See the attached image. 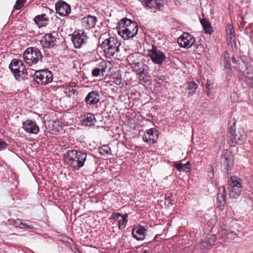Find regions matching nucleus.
Returning a JSON list of instances; mask_svg holds the SVG:
<instances>
[{
    "label": "nucleus",
    "instance_id": "obj_1",
    "mask_svg": "<svg viewBox=\"0 0 253 253\" xmlns=\"http://www.w3.org/2000/svg\"><path fill=\"white\" fill-rule=\"evenodd\" d=\"M64 157L68 165L76 170L82 168L88 160L87 154L81 150H68Z\"/></svg>",
    "mask_w": 253,
    "mask_h": 253
},
{
    "label": "nucleus",
    "instance_id": "obj_2",
    "mask_svg": "<svg viewBox=\"0 0 253 253\" xmlns=\"http://www.w3.org/2000/svg\"><path fill=\"white\" fill-rule=\"evenodd\" d=\"M118 34L124 39L128 40L135 37L138 32L137 24L126 18L121 19L117 24Z\"/></svg>",
    "mask_w": 253,
    "mask_h": 253
},
{
    "label": "nucleus",
    "instance_id": "obj_3",
    "mask_svg": "<svg viewBox=\"0 0 253 253\" xmlns=\"http://www.w3.org/2000/svg\"><path fill=\"white\" fill-rule=\"evenodd\" d=\"M120 45L119 40L116 38L111 37L102 42L100 47L106 54L110 56L119 52Z\"/></svg>",
    "mask_w": 253,
    "mask_h": 253
},
{
    "label": "nucleus",
    "instance_id": "obj_4",
    "mask_svg": "<svg viewBox=\"0 0 253 253\" xmlns=\"http://www.w3.org/2000/svg\"><path fill=\"white\" fill-rule=\"evenodd\" d=\"M228 137L230 139L231 145L234 146L236 144H243L246 141L247 135L242 129L236 130L235 123L229 128Z\"/></svg>",
    "mask_w": 253,
    "mask_h": 253
},
{
    "label": "nucleus",
    "instance_id": "obj_5",
    "mask_svg": "<svg viewBox=\"0 0 253 253\" xmlns=\"http://www.w3.org/2000/svg\"><path fill=\"white\" fill-rule=\"evenodd\" d=\"M42 58L41 51L36 47H28L23 53L25 62L29 65L36 64L39 60H41Z\"/></svg>",
    "mask_w": 253,
    "mask_h": 253
},
{
    "label": "nucleus",
    "instance_id": "obj_6",
    "mask_svg": "<svg viewBox=\"0 0 253 253\" xmlns=\"http://www.w3.org/2000/svg\"><path fill=\"white\" fill-rule=\"evenodd\" d=\"M233 165V158L231 152L228 150H224L221 156V166L222 171L225 176L228 175Z\"/></svg>",
    "mask_w": 253,
    "mask_h": 253
},
{
    "label": "nucleus",
    "instance_id": "obj_7",
    "mask_svg": "<svg viewBox=\"0 0 253 253\" xmlns=\"http://www.w3.org/2000/svg\"><path fill=\"white\" fill-rule=\"evenodd\" d=\"M9 69L16 79L23 78L27 74V70L23 62L17 59H13L9 65Z\"/></svg>",
    "mask_w": 253,
    "mask_h": 253
},
{
    "label": "nucleus",
    "instance_id": "obj_8",
    "mask_svg": "<svg viewBox=\"0 0 253 253\" xmlns=\"http://www.w3.org/2000/svg\"><path fill=\"white\" fill-rule=\"evenodd\" d=\"M34 79L39 84L46 85L53 79L52 73L48 70L37 71L34 75Z\"/></svg>",
    "mask_w": 253,
    "mask_h": 253
},
{
    "label": "nucleus",
    "instance_id": "obj_9",
    "mask_svg": "<svg viewBox=\"0 0 253 253\" xmlns=\"http://www.w3.org/2000/svg\"><path fill=\"white\" fill-rule=\"evenodd\" d=\"M216 240L215 235H208L201 240V242L194 247L196 250H200L202 252L211 249Z\"/></svg>",
    "mask_w": 253,
    "mask_h": 253
},
{
    "label": "nucleus",
    "instance_id": "obj_10",
    "mask_svg": "<svg viewBox=\"0 0 253 253\" xmlns=\"http://www.w3.org/2000/svg\"><path fill=\"white\" fill-rule=\"evenodd\" d=\"M87 37L83 30L75 31L72 35L71 41L75 48H80L87 42Z\"/></svg>",
    "mask_w": 253,
    "mask_h": 253
},
{
    "label": "nucleus",
    "instance_id": "obj_11",
    "mask_svg": "<svg viewBox=\"0 0 253 253\" xmlns=\"http://www.w3.org/2000/svg\"><path fill=\"white\" fill-rule=\"evenodd\" d=\"M145 62V61L143 58L139 63L132 66L131 68L139 74L140 80L146 83L148 81V79L146 77V74L148 67Z\"/></svg>",
    "mask_w": 253,
    "mask_h": 253
},
{
    "label": "nucleus",
    "instance_id": "obj_12",
    "mask_svg": "<svg viewBox=\"0 0 253 253\" xmlns=\"http://www.w3.org/2000/svg\"><path fill=\"white\" fill-rule=\"evenodd\" d=\"M194 37L188 33H184L177 39V42L181 47L190 48L195 42Z\"/></svg>",
    "mask_w": 253,
    "mask_h": 253
},
{
    "label": "nucleus",
    "instance_id": "obj_13",
    "mask_svg": "<svg viewBox=\"0 0 253 253\" xmlns=\"http://www.w3.org/2000/svg\"><path fill=\"white\" fill-rule=\"evenodd\" d=\"M149 54L153 62L158 65L162 64L163 61L166 59L165 53L158 50L155 46H153Z\"/></svg>",
    "mask_w": 253,
    "mask_h": 253
},
{
    "label": "nucleus",
    "instance_id": "obj_14",
    "mask_svg": "<svg viewBox=\"0 0 253 253\" xmlns=\"http://www.w3.org/2000/svg\"><path fill=\"white\" fill-rule=\"evenodd\" d=\"M56 13L61 16H66L71 12V7L69 4L64 1H59L55 4Z\"/></svg>",
    "mask_w": 253,
    "mask_h": 253
},
{
    "label": "nucleus",
    "instance_id": "obj_15",
    "mask_svg": "<svg viewBox=\"0 0 253 253\" xmlns=\"http://www.w3.org/2000/svg\"><path fill=\"white\" fill-rule=\"evenodd\" d=\"M145 7L162 10L164 8L163 0H139Z\"/></svg>",
    "mask_w": 253,
    "mask_h": 253
},
{
    "label": "nucleus",
    "instance_id": "obj_16",
    "mask_svg": "<svg viewBox=\"0 0 253 253\" xmlns=\"http://www.w3.org/2000/svg\"><path fill=\"white\" fill-rule=\"evenodd\" d=\"M22 127L28 133L37 134L39 131V127L35 121L28 120L22 124Z\"/></svg>",
    "mask_w": 253,
    "mask_h": 253
},
{
    "label": "nucleus",
    "instance_id": "obj_17",
    "mask_svg": "<svg viewBox=\"0 0 253 253\" xmlns=\"http://www.w3.org/2000/svg\"><path fill=\"white\" fill-rule=\"evenodd\" d=\"M56 42L55 37L51 33L45 34L41 41V43L43 48H50L54 46Z\"/></svg>",
    "mask_w": 253,
    "mask_h": 253
},
{
    "label": "nucleus",
    "instance_id": "obj_18",
    "mask_svg": "<svg viewBox=\"0 0 253 253\" xmlns=\"http://www.w3.org/2000/svg\"><path fill=\"white\" fill-rule=\"evenodd\" d=\"M232 61L234 64L237 65V67L240 71L243 72V69L251 61L245 56H237V57L233 56L232 57Z\"/></svg>",
    "mask_w": 253,
    "mask_h": 253
},
{
    "label": "nucleus",
    "instance_id": "obj_19",
    "mask_svg": "<svg viewBox=\"0 0 253 253\" xmlns=\"http://www.w3.org/2000/svg\"><path fill=\"white\" fill-rule=\"evenodd\" d=\"M96 22V17L91 15L84 16L82 19V26L88 30L93 28L95 26Z\"/></svg>",
    "mask_w": 253,
    "mask_h": 253
},
{
    "label": "nucleus",
    "instance_id": "obj_20",
    "mask_svg": "<svg viewBox=\"0 0 253 253\" xmlns=\"http://www.w3.org/2000/svg\"><path fill=\"white\" fill-rule=\"evenodd\" d=\"M100 100V95L97 91H92L86 96L84 101L90 105L97 104Z\"/></svg>",
    "mask_w": 253,
    "mask_h": 253
},
{
    "label": "nucleus",
    "instance_id": "obj_21",
    "mask_svg": "<svg viewBox=\"0 0 253 253\" xmlns=\"http://www.w3.org/2000/svg\"><path fill=\"white\" fill-rule=\"evenodd\" d=\"M146 229L143 226L139 225L133 228L132 234L138 241L143 240L145 238Z\"/></svg>",
    "mask_w": 253,
    "mask_h": 253
},
{
    "label": "nucleus",
    "instance_id": "obj_22",
    "mask_svg": "<svg viewBox=\"0 0 253 253\" xmlns=\"http://www.w3.org/2000/svg\"><path fill=\"white\" fill-rule=\"evenodd\" d=\"M80 121L84 125L92 126L95 125L96 120L94 115L91 113H87L80 117Z\"/></svg>",
    "mask_w": 253,
    "mask_h": 253
},
{
    "label": "nucleus",
    "instance_id": "obj_23",
    "mask_svg": "<svg viewBox=\"0 0 253 253\" xmlns=\"http://www.w3.org/2000/svg\"><path fill=\"white\" fill-rule=\"evenodd\" d=\"M225 188L224 186H222L219 188L217 199V205L221 209L223 208L225 204Z\"/></svg>",
    "mask_w": 253,
    "mask_h": 253
},
{
    "label": "nucleus",
    "instance_id": "obj_24",
    "mask_svg": "<svg viewBox=\"0 0 253 253\" xmlns=\"http://www.w3.org/2000/svg\"><path fill=\"white\" fill-rule=\"evenodd\" d=\"M34 21L39 27H45L48 24V18L45 14L37 15Z\"/></svg>",
    "mask_w": 253,
    "mask_h": 253
},
{
    "label": "nucleus",
    "instance_id": "obj_25",
    "mask_svg": "<svg viewBox=\"0 0 253 253\" xmlns=\"http://www.w3.org/2000/svg\"><path fill=\"white\" fill-rule=\"evenodd\" d=\"M143 58L142 55L139 53L135 52L130 54L127 57V60L129 62V65L132 67L134 65H135L136 63H139V62Z\"/></svg>",
    "mask_w": 253,
    "mask_h": 253
},
{
    "label": "nucleus",
    "instance_id": "obj_26",
    "mask_svg": "<svg viewBox=\"0 0 253 253\" xmlns=\"http://www.w3.org/2000/svg\"><path fill=\"white\" fill-rule=\"evenodd\" d=\"M191 163L187 162L185 164H183L181 162H175L174 167L175 168L179 171L189 172L191 170Z\"/></svg>",
    "mask_w": 253,
    "mask_h": 253
},
{
    "label": "nucleus",
    "instance_id": "obj_27",
    "mask_svg": "<svg viewBox=\"0 0 253 253\" xmlns=\"http://www.w3.org/2000/svg\"><path fill=\"white\" fill-rule=\"evenodd\" d=\"M246 69L243 71V74L247 78L253 80V62L250 61V63L247 64L245 67Z\"/></svg>",
    "mask_w": 253,
    "mask_h": 253
},
{
    "label": "nucleus",
    "instance_id": "obj_28",
    "mask_svg": "<svg viewBox=\"0 0 253 253\" xmlns=\"http://www.w3.org/2000/svg\"><path fill=\"white\" fill-rule=\"evenodd\" d=\"M201 24L204 29L205 32L207 34H211L212 32L211 23L209 20L206 18L201 19Z\"/></svg>",
    "mask_w": 253,
    "mask_h": 253
},
{
    "label": "nucleus",
    "instance_id": "obj_29",
    "mask_svg": "<svg viewBox=\"0 0 253 253\" xmlns=\"http://www.w3.org/2000/svg\"><path fill=\"white\" fill-rule=\"evenodd\" d=\"M74 84V85L68 84L65 87L64 93L66 96L71 97L72 95L77 94L78 93L76 89L73 88V87L75 86V84Z\"/></svg>",
    "mask_w": 253,
    "mask_h": 253
},
{
    "label": "nucleus",
    "instance_id": "obj_30",
    "mask_svg": "<svg viewBox=\"0 0 253 253\" xmlns=\"http://www.w3.org/2000/svg\"><path fill=\"white\" fill-rule=\"evenodd\" d=\"M198 87V85L195 82L192 81L188 83L187 86H186V88L189 90L188 94V97L194 94Z\"/></svg>",
    "mask_w": 253,
    "mask_h": 253
},
{
    "label": "nucleus",
    "instance_id": "obj_31",
    "mask_svg": "<svg viewBox=\"0 0 253 253\" xmlns=\"http://www.w3.org/2000/svg\"><path fill=\"white\" fill-rule=\"evenodd\" d=\"M128 213H125L123 214L121 218H120V220L119 221L118 224H119V228L120 230H122L125 228L126 227V224L128 221L127 220V217H128Z\"/></svg>",
    "mask_w": 253,
    "mask_h": 253
},
{
    "label": "nucleus",
    "instance_id": "obj_32",
    "mask_svg": "<svg viewBox=\"0 0 253 253\" xmlns=\"http://www.w3.org/2000/svg\"><path fill=\"white\" fill-rule=\"evenodd\" d=\"M13 225L15 227H19L20 228L24 229H32L33 228V226H30L27 224L26 223H24L22 221V220L20 219H16L13 222Z\"/></svg>",
    "mask_w": 253,
    "mask_h": 253
},
{
    "label": "nucleus",
    "instance_id": "obj_33",
    "mask_svg": "<svg viewBox=\"0 0 253 253\" xmlns=\"http://www.w3.org/2000/svg\"><path fill=\"white\" fill-rule=\"evenodd\" d=\"M219 234L222 237H224L226 236H227V238H231V237L230 236V234H232L233 232H231L226 226H222L220 227V230L219 231Z\"/></svg>",
    "mask_w": 253,
    "mask_h": 253
},
{
    "label": "nucleus",
    "instance_id": "obj_34",
    "mask_svg": "<svg viewBox=\"0 0 253 253\" xmlns=\"http://www.w3.org/2000/svg\"><path fill=\"white\" fill-rule=\"evenodd\" d=\"M242 189L237 188H232L229 192V197L231 199H236L240 195Z\"/></svg>",
    "mask_w": 253,
    "mask_h": 253
},
{
    "label": "nucleus",
    "instance_id": "obj_35",
    "mask_svg": "<svg viewBox=\"0 0 253 253\" xmlns=\"http://www.w3.org/2000/svg\"><path fill=\"white\" fill-rule=\"evenodd\" d=\"M222 63L224 64V68L228 69L230 68L229 63V53L225 52L222 56L221 59Z\"/></svg>",
    "mask_w": 253,
    "mask_h": 253
},
{
    "label": "nucleus",
    "instance_id": "obj_36",
    "mask_svg": "<svg viewBox=\"0 0 253 253\" xmlns=\"http://www.w3.org/2000/svg\"><path fill=\"white\" fill-rule=\"evenodd\" d=\"M148 130V132H149V134H150V138H151V141H152V143H155V142H157V139H156L155 138V133L156 131V129L154 128H150Z\"/></svg>",
    "mask_w": 253,
    "mask_h": 253
},
{
    "label": "nucleus",
    "instance_id": "obj_37",
    "mask_svg": "<svg viewBox=\"0 0 253 253\" xmlns=\"http://www.w3.org/2000/svg\"><path fill=\"white\" fill-rule=\"evenodd\" d=\"M26 0H17L13 8L16 10L20 9L24 5Z\"/></svg>",
    "mask_w": 253,
    "mask_h": 253
},
{
    "label": "nucleus",
    "instance_id": "obj_38",
    "mask_svg": "<svg viewBox=\"0 0 253 253\" xmlns=\"http://www.w3.org/2000/svg\"><path fill=\"white\" fill-rule=\"evenodd\" d=\"M232 188H237L242 189L241 183L238 180L232 179V182L230 184Z\"/></svg>",
    "mask_w": 253,
    "mask_h": 253
},
{
    "label": "nucleus",
    "instance_id": "obj_39",
    "mask_svg": "<svg viewBox=\"0 0 253 253\" xmlns=\"http://www.w3.org/2000/svg\"><path fill=\"white\" fill-rule=\"evenodd\" d=\"M226 33L227 36H235L234 29L232 25H228L226 30Z\"/></svg>",
    "mask_w": 253,
    "mask_h": 253
},
{
    "label": "nucleus",
    "instance_id": "obj_40",
    "mask_svg": "<svg viewBox=\"0 0 253 253\" xmlns=\"http://www.w3.org/2000/svg\"><path fill=\"white\" fill-rule=\"evenodd\" d=\"M123 215V214H121L120 213H114L111 215L110 218L119 222V221Z\"/></svg>",
    "mask_w": 253,
    "mask_h": 253
},
{
    "label": "nucleus",
    "instance_id": "obj_41",
    "mask_svg": "<svg viewBox=\"0 0 253 253\" xmlns=\"http://www.w3.org/2000/svg\"><path fill=\"white\" fill-rule=\"evenodd\" d=\"M149 132H148V130L146 131V132L143 135L142 139L144 142L149 143L150 144L152 143V141L151 140V138L150 137V134Z\"/></svg>",
    "mask_w": 253,
    "mask_h": 253
},
{
    "label": "nucleus",
    "instance_id": "obj_42",
    "mask_svg": "<svg viewBox=\"0 0 253 253\" xmlns=\"http://www.w3.org/2000/svg\"><path fill=\"white\" fill-rule=\"evenodd\" d=\"M228 44L230 46H233V43H235V36H227L226 39Z\"/></svg>",
    "mask_w": 253,
    "mask_h": 253
},
{
    "label": "nucleus",
    "instance_id": "obj_43",
    "mask_svg": "<svg viewBox=\"0 0 253 253\" xmlns=\"http://www.w3.org/2000/svg\"><path fill=\"white\" fill-rule=\"evenodd\" d=\"M166 80V78L164 76H157L154 79V80L159 84L163 83Z\"/></svg>",
    "mask_w": 253,
    "mask_h": 253
},
{
    "label": "nucleus",
    "instance_id": "obj_44",
    "mask_svg": "<svg viewBox=\"0 0 253 253\" xmlns=\"http://www.w3.org/2000/svg\"><path fill=\"white\" fill-rule=\"evenodd\" d=\"M103 149H102V151L100 152V153L102 155L104 154H111V150L110 147L104 146Z\"/></svg>",
    "mask_w": 253,
    "mask_h": 253
},
{
    "label": "nucleus",
    "instance_id": "obj_45",
    "mask_svg": "<svg viewBox=\"0 0 253 253\" xmlns=\"http://www.w3.org/2000/svg\"><path fill=\"white\" fill-rule=\"evenodd\" d=\"M101 69L99 68H95L92 71V75L93 77H98L100 73Z\"/></svg>",
    "mask_w": 253,
    "mask_h": 253
},
{
    "label": "nucleus",
    "instance_id": "obj_46",
    "mask_svg": "<svg viewBox=\"0 0 253 253\" xmlns=\"http://www.w3.org/2000/svg\"><path fill=\"white\" fill-rule=\"evenodd\" d=\"M208 172L210 173L209 176L211 178L214 176V169L212 166H210L208 169Z\"/></svg>",
    "mask_w": 253,
    "mask_h": 253
},
{
    "label": "nucleus",
    "instance_id": "obj_47",
    "mask_svg": "<svg viewBox=\"0 0 253 253\" xmlns=\"http://www.w3.org/2000/svg\"><path fill=\"white\" fill-rule=\"evenodd\" d=\"M6 145V142L0 138V151L5 148Z\"/></svg>",
    "mask_w": 253,
    "mask_h": 253
},
{
    "label": "nucleus",
    "instance_id": "obj_48",
    "mask_svg": "<svg viewBox=\"0 0 253 253\" xmlns=\"http://www.w3.org/2000/svg\"><path fill=\"white\" fill-rule=\"evenodd\" d=\"M246 24V22L243 19L242 21L240 22V24L239 25V28L241 31L244 29V26Z\"/></svg>",
    "mask_w": 253,
    "mask_h": 253
},
{
    "label": "nucleus",
    "instance_id": "obj_49",
    "mask_svg": "<svg viewBox=\"0 0 253 253\" xmlns=\"http://www.w3.org/2000/svg\"><path fill=\"white\" fill-rule=\"evenodd\" d=\"M166 200L167 201H168V204H171V195L170 194H166Z\"/></svg>",
    "mask_w": 253,
    "mask_h": 253
},
{
    "label": "nucleus",
    "instance_id": "obj_50",
    "mask_svg": "<svg viewBox=\"0 0 253 253\" xmlns=\"http://www.w3.org/2000/svg\"><path fill=\"white\" fill-rule=\"evenodd\" d=\"M211 85V84L210 83H209V82H208L206 84V87H205V89H210V86Z\"/></svg>",
    "mask_w": 253,
    "mask_h": 253
},
{
    "label": "nucleus",
    "instance_id": "obj_51",
    "mask_svg": "<svg viewBox=\"0 0 253 253\" xmlns=\"http://www.w3.org/2000/svg\"><path fill=\"white\" fill-rule=\"evenodd\" d=\"M205 91L207 92V94L208 96H210L211 95V93L210 89H205Z\"/></svg>",
    "mask_w": 253,
    "mask_h": 253
},
{
    "label": "nucleus",
    "instance_id": "obj_52",
    "mask_svg": "<svg viewBox=\"0 0 253 253\" xmlns=\"http://www.w3.org/2000/svg\"><path fill=\"white\" fill-rule=\"evenodd\" d=\"M156 137H158V135L157 133H156Z\"/></svg>",
    "mask_w": 253,
    "mask_h": 253
}]
</instances>
